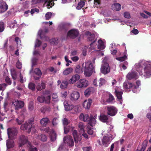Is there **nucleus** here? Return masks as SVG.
Wrapping results in <instances>:
<instances>
[{
    "instance_id": "49530a36",
    "label": "nucleus",
    "mask_w": 151,
    "mask_h": 151,
    "mask_svg": "<svg viewBox=\"0 0 151 151\" xmlns=\"http://www.w3.org/2000/svg\"><path fill=\"white\" fill-rule=\"evenodd\" d=\"M127 58V56L125 55L123 57L117 58H116V59L122 62L124 61Z\"/></svg>"
},
{
    "instance_id": "58836bf2",
    "label": "nucleus",
    "mask_w": 151,
    "mask_h": 151,
    "mask_svg": "<svg viewBox=\"0 0 151 151\" xmlns=\"http://www.w3.org/2000/svg\"><path fill=\"white\" fill-rule=\"evenodd\" d=\"M27 146L29 151H37V148L32 146L31 144L29 142L28 143Z\"/></svg>"
},
{
    "instance_id": "f704fd0d",
    "label": "nucleus",
    "mask_w": 151,
    "mask_h": 151,
    "mask_svg": "<svg viewBox=\"0 0 151 151\" xmlns=\"http://www.w3.org/2000/svg\"><path fill=\"white\" fill-rule=\"evenodd\" d=\"M49 42L52 44L56 45L59 42V40L58 38H52L50 40Z\"/></svg>"
},
{
    "instance_id": "37998d69",
    "label": "nucleus",
    "mask_w": 151,
    "mask_h": 151,
    "mask_svg": "<svg viewBox=\"0 0 151 151\" xmlns=\"http://www.w3.org/2000/svg\"><path fill=\"white\" fill-rule=\"evenodd\" d=\"M33 76L35 79L36 80H38V68H36L33 71Z\"/></svg>"
},
{
    "instance_id": "5fc2aeb1",
    "label": "nucleus",
    "mask_w": 151,
    "mask_h": 151,
    "mask_svg": "<svg viewBox=\"0 0 151 151\" xmlns=\"http://www.w3.org/2000/svg\"><path fill=\"white\" fill-rule=\"evenodd\" d=\"M52 13L51 12H47L45 15V18L46 20H49L50 18L52 16Z\"/></svg>"
},
{
    "instance_id": "603ef678",
    "label": "nucleus",
    "mask_w": 151,
    "mask_h": 151,
    "mask_svg": "<svg viewBox=\"0 0 151 151\" xmlns=\"http://www.w3.org/2000/svg\"><path fill=\"white\" fill-rule=\"evenodd\" d=\"M45 84L43 82H42L40 84V86L38 85V91L41 90L42 89H44L45 88Z\"/></svg>"
},
{
    "instance_id": "4c0bfd02",
    "label": "nucleus",
    "mask_w": 151,
    "mask_h": 151,
    "mask_svg": "<svg viewBox=\"0 0 151 151\" xmlns=\"http://www.w3.org/2000/svg\"><path fill=\"white\" fill-rule=\"evenodd\" d=\"M35 85L32 82L30 83L28 85V88L32 91H34L35 90Z\"/></svg>"
},
{
    "instance_id": "423d86ee",
    "label": "nucleus",
    "mask_w": 151,
    "mask_h": 151,
    "mask_svg": "<svg viewBox=\"0 0 151 151\" xmlns=\"http://www.w3.org/2000/svg\"><path fill=\"white\" fill-rule=\"evenodd\" d=\"M79 34L78 30L73 29L69 31L67 33V36L71 39H73L77 37Z\"/></svg>"
},
{
    "instance_id": "69168bd1",
    "label": "nucleus",
    "mask_w": 151,
    "mask_h": 151,
    "mask_svg": "<svg viewBox=\"0 0 151 151\" xmlns=\"http://www.w3.org/2000/svg\"><path fill=\"white\" fill-rule=\"evenodd\" d=\"M7 86V85L5 83L0 84V90H3Z\"/></svg>"
},
{
    "instance_id": "b1692460",
    "label": "nucleus",
    "mask_w": 151,
    "mask_h": 151,
    "mask_svg": "<svg viewBox=\"0 0 151 151\" xmlns=\"http://www.w3.org/2000/svg\"><path fill=\"white\" fill-rule=\"evenodd\" d=\"M137 76V73L136 72H132L127 74V77L129 80H131L133 78H136Z\"/></svg>"
},
{
    "instance_id": "0eeeda50",
    "label": "nucleus",
    "mask_w": 151,
    "mask_h": 151,
    "mask_svg": "<svg viewBox=\"0 0 151 151\" xmlns=\"http://www.w3.org/2000/svg\"><path fill=\"white\" fill-rule=\"evenodd\" d=\"M107 114L111 116H114L117 113V110L114 106H108L107 107Z\"/></svg>"
},
{
    "instance_id": "f257e3e1",
    "label": "nucleus",
    "mask_w": 151,
    "mask_h": 151,
    "mask_svg": "<svg viewBox=\"0 0 151 151\" xmlns=\"http://www.w3.org/2000/svg\"><path fill=\"white\" fill-rule=\"evenodd\" d=\"M79 119L84 122H88V124L92 127L94 126L96 122L95 119L93 116L91 115L90 117L88 114L82 113L80 114Z\"/></svg>"
},
{
    "instance_id": "cd10ccee",
    "label": "nucleus",
    "mask_w": 151,
    "mask_h": 151,
    "mask_svg": "<svg viewBox=\"0 0 151 151\" xmlns=\"http://www.w3.org/2000/svg\"><path fill=\"white\" fill-rule=\"evenodd\" d=\"M148 142L147 140H145L142 145V147L140 150L137 149V151H144L147 146Z\"/></svg>"
},
{
    "instance_id": "c756f323",
    "label": "nucleus",
    "mask_w": 151,
    "mask_h": 151,
    "mask_svg": "<svg viewBox=\"0 0 151 151\" xmlns=\"http://www.w3.org/2000/svg\"><path fill=\"white\" fill-rule=\"evenodd\" d=\"M98 48L101 50H103L105 48V46L104 45V42L100 40L98 41Z\"/></svg>"
},
{
    "instance_id": "6e6d98bb",
    "label": "nucleus",
    "mask_w": 151,
    "mask_h": 151,
    "mask_svg": "<svg viewBox=\"0 0 151 151\" xmlns=\"http://www.w3.org/2000/svg\"><path fill=\"white\" fill-rule=\"evenodd\" d=\"M52 97L53 101H56L58 99V96L56 93H53L52 95Z\"/></svg>"
},
{
    "instance_id": "c85d7f7f",
    "label": "nucleus",
    "mask_w": 151,
    "mask_h": 151,
    "mask_svg": "<svg viewBox=\"0 0 151 151\" xmlns=\"http://www.w3.org/2000/svg\"><path fill=\"white\" fill-rule=\"evenodd\" d=\"M49 122V119L47 117L43 118L40 121L41 124L43 126H46Z\"/></svg>"
},
{
    "instance_id": "774afa93",
    "label": "nucleus",
    "mask_w": 151,
    "mask_h": 151,
    "mask_svg": "<svg viewBox=\"0 0 151 151\" xmlns=\"http://www.w3.org/2000/svg\"><path fill=\"white\" fill-rule=\"evenodd\" d=\"M57 118L56 117H55L53 118L52 120V125L54 126H56L58 124V123L57 122Z\"/></svg>"
},
{
    "instance_id": "7ed1b4c3",
    "label": "nucleus",
    "mask_w": 151,
    "mask_h": 151,
    "mask_svg": "<svg viewBox=\"0 0 151 151\" xmlns=\"http://www.w3.org/2000/svg\"><path fill=\"white\" fill-rule=\"evenodd\" d=\"M94 67L92 63L89 61L86 63L84 68V72L85 75L86 76L89 77L92 74Z\"/></svg>"
},
{
    "instance_id": "f8f14e48",
    "label": "nucleus",
    "mask_w": 151,
    "mask_h": 151,
    "mask_svg": "<svg viewBox=\"0 0 151 151\" xmlns=\"http://www.w3.org/2000/svg\"><path fill=\"white\" fill-rule=\"evenodd\" d=\"M13 103L15 106L16 110H18L19 109L22 108L24 106L23 101H15Z\"/></svg>"
},
{
    "instance_id": "c03bdc74",
    "label": "nucleus",
    "mask_w": 151,
    "mask_h": 151,
    "mask_svg": "<svg viewBox=\"0 0 151 151\" xmlns=\"http://www.w3.org/2000/svg\"><path fill=\"white\" fill-rule=\"evenodd\" d=\"M40 139L43 142H45L47 141V137L46 135L44 134H41L39 137Z\"/></svg>"
},
{
    "instance_id": "79ce46f5",
    "label": "nucleus",
    "mask_w": 151,
    "mask_h": 151,
    "mask_svg": "<svg viewBox=\"0 0 151 151\" xmlns=\"http://www.w3.org/2000/svg\"><path fill=\"white\" fill-rule=\"evenodd\" d=\"M98 82L99 83V87H101L105 84L106 81L104 78H100L98 81Z\"/></svg>"
},
{
    "instance_id": "9b49d317",
    "label": "nucleus",
    "mask_w": 151,
    "mask_h": 151,
    "mask_svg": "<svg viewBox=\"0 0 151 151\" xmlns=\"http://www.w3.org/2000/svg\"><path fill=\"white\" fill-rule=\"evenodd\" d=\"M143 71H144V76L147 78H148L151 75V63L147 65L145 67Z\"/></svg>"
},
{
    "instance_id": "72a5a7b5",
    "label": "nucleus",
    "mask_w": 151,
    "mask_h": 151,
    "mask_svg": "<svg viewBox=\"0 0 151 151\" xmlns=\"http://www.w3.org/2000/svg\"><path fill=\"white\" fill-rule=\"evenodd\" d=\"M85 1H82L79 2L76 7V9L79 10L82 8L85 5Z\"/></svg>"
},
{
    "instance_id": "f3484780",
    "label": "nucleus",
    "mask_w": 151,
    "mask_h": 151,
    "mask_svg": "<svg viewBox=\"0 0 151 151\" xmlns=\"http://www.w3.org/2000/svg\"><path fill=\"white\" fill-rule=\"evenodd\" d=\"M28 139L27 137L23 135L20 136L19 138L20 144L19 147H21L22 145L27 143L28 142Z\"/></svg>"
},
{
    "instance_id": "338daca9",
    "label": "nucleus",
    "mask_w": 151,
    "mask_h": 151,
    "mask_svg": "<svg viewBox=\"0 0 151 151\" xmlns=\"http://www.w3.org/2000/svg\"><path fill=\"white\" fill-rule=\"evenodd\" d=\"M124 17L127 18L129 19L130 18V15L128 12H125L124 14Z\"/></svg>"
},
{
    "instance_id": "a211bd4d",
    "label": "nucleus",
    "mask_w": 151,
    "mask_h": 151,
    "mask_svg": "<svg viewBox=\"0 0 151 151\" xmlns=\"http://www.w3.org/2000/svg\"><path fill=\"white\" fill-rule=\"evenodd\" d=\"M80 78V76L78 74H75L72 76L71 78L68 81L69 83L72 84L75 83Z\"/></svg>"
},
{
    "instance_id": "a878e982",
    "label": "nucleus",
    "mask_w": 151,
    "mask_h": 151,
    "mask_svg": "<svg viewBox=\"0 0 151 151\" xmlns=\"http://www.w3.org/2000/svg\"><path fill=\"white\" fill-rule=\"evenodd\" d=\"M112 7L113 10L118 11L121 9V6L119 4L115 3L112 5Z\"/></svg>"
},
{
    "instance_id": "20e7f679",
    "label": "nucleus",
    "mask_w": 151,
    "mask_h": 151,
    "mask_svg": "<svg viewBox=\"0 0 151 151\" xmlns=\"http://www.w3.org/2000/svg\"><path fill=\"white\" fill-rule=\"evenodd\" d=\"M33 121L32 120H29L26 122L24 124L22 125L20 128L23 130H28V133H29L31 131V129L34 128L33 126Z\"/></svg>"
},
{
    "instance_id": "e433bc0d",
    "label": "nucleus",
    "mask_w": 151,
    "mask_h": 151,
    "mask_svg": "<svg viewBox=\"0 0 151 151\" xmlns=\"http://www.w3.org/2000/svg\"><path fill=\"white\" fill-rule=\"evenodd\" d=\"M68 83L67 81L64 80L62 81L60 86V88L62 89H64L66 88L68 85Z\"/></svg>"
},
{
    "instance_id": "2f4dec72",
    "label": "nucleus",
    "mask_w": 151,
    "mask_h": 151,
    "mask_svg": "<svg viewBox=\"0 0 151 151\" xmlns=\"http://www.w3.org/2000/svg\"><path fill=\"white\" fill-rule=\"evenodd\" d=\"M72 134L75 143H78V137L77 131L76 130H73L72 133Z\"/></svg>"
},
{
    "instance_id": "4d7b16f0",
    "label": "nucleus",
    "mask_w": 151,
    "mask_h": 151,
    "mask_svg": "<svg viewBox=\"0 0 151 151\" xmlns=\"http://www.w3.org/2000/svg\"><path fill=\"white\" fill-rule=\"evenodd\" d=\"M11 75L12 76V78L14 80H15L17 78V75L16 72L14 70L13 71L11 72Z\"/></svg>"
},
{
    "instance_id": "dca6fc26",
    "label": "nucleus",
    "mask_w": 151,
    "mask_h": 151,
    "mask_svg": "<svg viewBox=\"0 0 151 151\" xmlns=\"http://www.w3.org/2000/svg\"><path fill=\"white\" fill-rule=\"evenodd\" d=\"M123 87L124 88L126 89H130L132 88L134 89V88H136V86L130 82L125 81L123 83Z\"/></svg>"
},
{
    "instance_id": "4be33fe9",
    "label": "nucleus",
    "mask_w": 151,
    "mask_h": 151,
    "mask_svg": "<svg viewBox=\"0 0 151 151\" xmlns=\"http://www.w3.org/2000/svg\"><path fill=\"white\" fill-rule=\"evenodd\" d=\"M99 119L103 122H108V116L104 114H101L99 117Z\"/></svg>"
},
{
    "instance_id": "aec40b11",
    "label": "nucleus",
    "mask_w": 151,
    "mask_h": 151,
    "mask_svg": "<svg viewBox=\"0 0 151 151\" xmlns=\"http://www.w3.org/2000/svg\"><path fill=\"white\" fill-rule=\"evenodd\" d=\"M8 9V6L5 2H1L0 4V12H3L6 11Z\"/></svg>"
},
{
    "instance_id": "ddd939ff",
    "label": "nucleus",
    "mask_w": 151,
    "mask_h": 151,
    "mask_svg": "<svg viewBox=\"0 0 151 151\" xmlns=\"http://www.w3.org/2000/svg\"><path fill=\"white\" fill-rule=\"evenodd\" d=\"M65 110L68 111L72 110L73 108V105L68 101L65 100L63 102Z\"/></svg>"
},
{
    "instance_id": "de8ad7c7",
    "label": "nucleus",
    "mask_w": 151,
    "mask_h": 151,
    "mask_svg": "<svg viewBox=\"0 0 151 151\" xmlns=\"http://www.w3.org/2000/svg\"><path fill=\"white\" fill-rule=\"evenodd\" d=\"M82 70V69H81V66L79 65H78L76 67L75 71L76 73H80L81 72L83 71Z\"/></svg>"
},
{
    "instance_id": "bf43d9fd",
    "label": "nucleus",
    "mask_w": 151,
    "mask_h": 151,
    "mask_svg": "<svg viewBox=\"0 0 151 151\" xmlns=\"http://www.w3.org/2000/svg\"><path fill=\"white\" fill-rule=\"evenodd\" d=\"M4 22H0V32H2L4 30Z\"/></svg>"
},
{
    "instance_id": "5701e85b",
    "label": "nucleus",
    "mask_w": 151,
    "mask_h": 151,
    "mask_svg": "<svg viewBox=\"0 0 151 151\" xmlns=\"http://www.w3.org/2000/svg\"><path fill=\"white\" fill-rule=\"evenodd\" d=\"M53 0H47V1L44 3L43 5L44 6H46L47 9H50L54 5V3L53 2Z\"/></svg>"
},
{
    "instance_id": "3c124183",
    "label": "nucleus",
    "mask_w": 151,
    "mask_h": 151,
    "mask_svg": "<svg viewBox=\"0 0 151 151\" xmlns=\"http://www.w3.org/2000/svg\"><path fill=\"white\" fill-rule=\"evenodd\" d=\"M45 103L47 104H49L51 100V96L48 95L45 97Z\"/></svg>"
},
{
    "instance_id": "6ab92c4d",
    "label": "nucleus",
    "mask_w": 151,
    "mask_h": 151,
    "mask_svg": "<svg viewBox=\"0 0 151 151\" xmlns=\"http://www.w3.org/2000/svg\"><path fill=\"white\" fill-rule=\"evenodd\" d=\"M111 137H104L102 139V143L104 147H107L109 144Z\"/></svg>"
},
{
    "instance_id": "7c9ffc66",
    "label": "nucleus",
    "mask_w": 151,
    "mask_h": 151,
    "mask_svg": "<svg viewBox=\"0 0 151 151\" xmlns=\"http://www.w3.org/2000/svg\"><path fill=\"white\" fill-rule=\"evenodd\" d=\"M73 71V69L71 68H69L65 69L63 72V74L64 75H67L71 73Z\"/></svg>"
},
{
    "instance_id": "09e8293b",
    "label": "nucleus",
    "mask_w": 151,
    "mask_h": 151,
    "mask_svg": "<svg viewBox=\"0 0 151 151\" xmlns=\"http://www.w3.org/2000/svg\"><path fill=\"white\" fill-rule=\"evenodd\" d=\"M64 133L65 134H67L69 131L70 129V126H64Z\"/></svg>"
},
{
    "instance_id": "864d4df0",
    "label": "nucleus",
    "mask_w": 151,
    "mask_h": 151,
    "mask_svg": "<svg viewBox=\"0 0 151 151\" xmlns=\"http://www.w3.org/2000/svg\"><path fill=\"white\" fill-rule=\"evenodd\" d=\"M91 92V88H88L86 89L84 92V95L86 96H88L89 95Z\"/></svg>"
},
{
    "instance_id": "1a4fd4ad",
    "label": "nucleus",
    "mask_w": 151,
    "mask_h": 151,
    "mask_svg": "<svg viewBox=\"0 0 151 151\" xmlns=\"http://www.w3.org/2000/svg\"><path fill=\"white\" fill-rule=\"evenodd\" d=\"M88 81L85 79H80L76 84V86L78 88H81L86 87L88 85Z\"/></svg>"
},
{
    "instance_id": "8fccbe9b",
    "label": "nucleus",
    "mask_w": 151,
    "mask_h": 151,
    "mask_svg": "<svg viewBox=\"0 0 151 151\" xmlns=\"http://www.w3.org/2000/svg\"><path fill=\"white\" fill-rule=\"evenodd\" d=\"M41 130L44 131L45 132L49 133L50 134V133L52 131L49 127L45 128L43 127L41 129Z\"/></svg>"
},
{
    "instance_id": "052dcab7",
    "label": "nucleus",
    "mask_w": 151,
    "mask_h": 151,
    "mask_svg": "<svg viewBox=\"0 0 151 151\" xmlns=\"http://www.w3.org/2000/svg\"><path fill=\"white\" fill-rule=\"evenodd\" d=\"M94 4L96 7H98L101 4V1L100 0H94Z\"/></svg>"
},
{
    "instance_id": "a19ab883",
    "label": "nucleus",
    "mask_w": 151,
    "mask_h": 151,
    "mask_svg": "<svg viewBox=\"0 0 151 151\" xmlns=\"http://www.w3.org/2000/svg\"><path fill=\"white\" fill-rule=\"evenodd\" d=\"M78 126L80 132H82L83 131H84V128L85 126L83 123H79L78 124Z\"/></svg>"
},
{
    "instance_id": "2eb2a0df",
    "label": "nucleus",
    "mask_w": 151,
    "mask_h": 151,
    "mask_svg": "<svg viewBox=\"0 0 151 151\" xmlns=\"http://www.w3.org/2000/svg\"><path fill=\"white\" fill-rule=\"evenodd\" d=\"M80 96V94L78 92L74 91L71 94L70 99L72 101H75L79 99Z\"/></svg>"
},
{
    "instance_id": "9d476101",
    "label": "nucleus",
    "mask_w": 151,
    "mask_h": 151,
    "mask_svg": "<svg viewBox=\"0 0 151 151\" xmlns=\"http://www.w3.org/2000/svg\"><path fill=\"white\" fill-rule=\"evenodd\" d=\"M63 141L65 143H67L69 146H72L74 145V142L72 137L68 135L64 137Z\"/></svg>"
},
{
    "instance_id": "13d9d810",
    "label": "nucleus",
    "mask_w": 151,
    "mask_h": 151,
    "mask_svg": "<svg viewBox=\"0 0 151 151\" xmlns=\"http://www.w3.org/2000/svg\"><path fill=\"white\" fill-rule=\"evenodd\" d=\"M114 99V98L113 96L111 94H109V99L106 101L107 102H112Z\"/></svg>"
},
{
    "instance_id": "f03ea898",
    "label": "nucleus",
    "mask_w": 151,
    "mask_h": 151,
    "mask_svg": "<svg viewBox=\"0 0 151 151\" xmlns=\"http://www.w3.org/2000/svg\"><path fill=\"white\" fill-rule=\"evenodd\" d=\"M150 63L145 60H142L140 61L138 63L135 64V68L140 75H142L143 74L142 70H143L145 67H146L147 65L149 64Z\"/></svg>"
},
{
    "instance_id": "473e14b6",
    "label": "nucleus",
    "mask_w": 151,
    "mask_h": 151,
    "mask_svg": "<svg viewBox=\"0 0 151 151\" xmlns=\"http://www.w3.org/2000/svg\"><path fill=\"white\" fill-rule=\"evenodd\" d=\"M115 93L117 99L120 100L122 99V94L123 92L122 91H119L116 90L115 91Z\"/></svg>"
},
{
    "instance_id": "412c9836",
    "label": "nucleus",
    "mask_w": 151,
    "mask_h": 151,
    "mask_svg": "<svg viewBox=\"0 0 151 151\" xmlns=\"http://www.w3.org/2000/svg\"><path fill=\"white\" fill-rule=\"evenodd\" d=\"M92 102V100L91 99H89L88 100H86L83 103V107L86 109H89L90 107Z\"/></svg>"
},
{
    "instance_id": "39448f33",
    "label": "nucleus",
    "mask_w": 151,
    "mask_h": 151,
    "mask_svg": "<svg viewBox=\"0 0 151 151\" xmlns=\"http://www.w3.org/2000/svg\"><path fill=\"white\" fill-rule=\"evenodd\" d=\"M7 132L9 138L13 139L17 135V130L15 128H9L7 129Z\"/></svg>"
},
{
    "instance_id": "6e6552de",
    "label": "nucleus",
    "mask_w": 151,
    "mask_h": 151,
    "mask_svg": "<svg viewBox=\"0 0 151 151\" xmlns=\"http://www.w3.org/2000/svg\"><path fill=\"white\" fill-rule=\"evenodd\" d=\"M101 73L104 75L110 72V67L108 63H104L102 64L101 68Z\"/></svg>"
},
{
    "instance_id": "ea45409f",
    "label": "nucleus",
    "mask_w": 151,
    "mask_h": 151,
    "mask_svg": "<svg viewBox=\"0 0 151 151\" xmlns=\"http://www.w3.org/2000/svg\"><path fill=\"white\" fill-rule=\"evenodd\" d=\"M38 60L37 58H33L32 59V65L31 68V70L30 72H31V71H32L33 69V67L35 65H37V62Z\"/></svg>"
},
{
    "instance_id": "bb28decb",
    "label": "nucleus",
    "mask_w": 151,
    "mask_h": 151,
    "mask_svg": "<svg viewBox=\"0 0 151 151\" xmlns=\"http://www.w3.org/2000/svg\"><path fill=\"white\" fill-rule=\"evenodd\" d=\"M49 135L51 141H54L56 140L57 135L54 130H52L50 133Z\"/></svg>"
},
{
    "instance_id": "680f3d73",
    "label": "nucleus",
    "mask_w": 151,
    "mask_h": 151,
    "mask_svg": "<svg viewBox=\"0 0 151 151\" xmlns=\"http://www.w3.org/2000/svg\"><path fill=\"white\" fill-rule=\"evenodd\" d=\"M87 132L88 134L90 135H92L93 134V131L89 126L87 127Z\"/></svg>"
},
{
    "instance_id": "e2e57ef3",
    "label": "nucleus",
    "mask_w": 151,
    "mask_h": 151,
    "mask_svg": "<svg viewBox=\"0 0 151 151\" xmlns=\"http://www.w3.org/2000/svg\"><path fill=\"white\" fill-rule=\"evenodd\" d=\"M45 100V97L43 96H41L39 97H38V101L40 103H42L44 102Z\"/></svg>"
},
{
    "instance_id": "c9c22d12",
    "label": "nucleus",
    "mask_w": 151,
    "mask_h": 151,
    "mask_svg": "<svg viewBox=\"0 0 151 151\" xmlns=\"http://www.w3.org/2000/svg\"><path fill=\"white\" fill-rule=\"evenodd\" d=\"M63 124L64 126H67L69 124L70 122V121L66 118H64L62 120Z\"/></svg>"
},
{
    "instance_id": "a18cd8bd",
    "label": "nucleus",
    "mask_w": 151,
    "mask_h": 151,
    "mask_svg": "<svg viewBox=\"0 0 151 151\" xmlns=\"http://www.w3.org/2000/svg\"><path fill=\"white\" fill-rule=\"evenodd\" d=\"M137 86H136V88H134V89H132L133 92L134 93L137 92V89L139 88V86L141 85V82L139 80H137L136 81Z\"/></svg>"
},
{
    "instance_id": "393cba45",
    "label": "nucleus",
    "mask_w": 151,
    "mask_h": 151,
    "mask_svg": "<svg viewBox=\"0 0 151 151\" xmlns=\"http://www.w3.org/2000/svg\"><path fill=\"white\" fill-rule=\"evenodd\" d=\"M6 145L8 149L13 147L14 145V142L12 139H8L6 141Z\"/></svg>"
},
{
    "instance_id": "0e129e2a",
    "label": "nucleus",
    "mask_w": 151,
    "mask_h": 151,
    "mask_svg": "<svg viewBox=\"0 0 151 151\" xmlns=\"http://www.w3.org/2000/svg\"><path fill=\"white\" fill-rule=\"evenodd\" d=\"M22 64L18 60L16 64V66L17 68L19 69H21L22 67Z\"/></svg>"
},
{
    "instance_id": "4468645a",
    "label": "nucleus",
    "mask_w": 151,
    "mask_h": 151,
    "mask_svg": "<svg viewBox=\"0 0 151 151\" xmlns=\"http://www.w3.org/2000/svg\"><path fill=\"white\" fill-rule=\"evenodd\" d=\"M86 35L88 36V40L92 41H93V42H91L90 45V46H91L93 43H94L96 41V40H94L95 38V35L93 34H91V32L89 31L86 32Z\"/></svg>"
}]
</instances>
